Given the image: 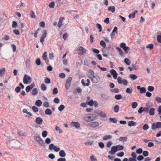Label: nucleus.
Wrapping results in <instances>:
<instances>
[{"mask_svg": "<svg viewBox=\"0 0 161 161\" xmlns=\"http://www.w3.org/2000/svg\"><path fill=\"white\" fill-rule=\"evenodd\" d=\"M83 119L86 122H91L97 119V115L94 114H86L83 117Z\"/></svg>", "mask_w": 161, "mask_h": 161, "instance_id": "1", "label": "nucleus"}, {"mask_svg": "<svg viewBox=\"0 0 161 161\" xmlns=\"http://www.w3.org/2000/svg\"><path fill=\"white\" fill-rule=\"evenodd\" d=\"M99 123L97 121H92L88 124L89 126L92 128H96L99 125Z\"/></svg>", "mask_w": 161, "mask_h": 161, "instance_id": "2", "label": "nucleus"}, {"mask_svg": "<svg viewBox=\"0 0 161 161\" xmlns=\"http://www.w3.org/2000/svg\"><path fill=\"white\" fill-rule=\"evenodd\" d=\"M31 82V78L30 77L27 76L26 74L25 75L23 79V82L24 84H27L30 83Z\"/></svg>", "mask_w": 161, "mask_h": 161, "instance_id": "3", "label": "nucleus"}, {"mask_svg": "<svg viewBox=\"0 0 161 161\" xmlns=\"http://www.w3.org/2000/svg\"><path fill=\"white\" fill-rule=\"evenodd\" d=\"M35 140L37 142L39 145L43 146L45 144V142L43 141L41 139L40 136H36L34 137Z\"/></svg>", "mask_w": 161, "mask_h": 161, "instance_id": "4", "label": "nucleus"}, {"mask_svg": "<svg viewBox=\"0 0 161 161\" xmlns=\"http://www.w3.org/2000/svg\"><path fill=\"white\" fill-rule=\"evenodd\" d=\"M117 81L119 84H123L124 86H126L128 83L127 80L125 79H122V78L119 76L117 78Z\"/></svg>", "mask_w": 161, "mask_h": 161, "instance_id": "5", "label": "nucleus"}, {"mask_svg": "<svg viewBox=\"0 0 161 161\" xmlns=\"http://www.w3.org/2000/svg\"><path fill=\"white\" fill-rule=\"evenodd\" d=\"M161 128V122H158L156 123H153L152 126V130H155L157 128Z\"/></svg>", "mask_w": 161, "mask_h": 161, "instance_id": "6", "label": "nucleus"}, {"mask_svg": "<svg viewBox=\"0 0 161 161\" xmlns=\"http://www.w3.org/2000/svg\"><path fill=\"white\" fill-rule=\"evenodd\" d=\"M86 75L88 77L91 79L94 76V72L91 69H89L86 72Z\"/></svg>", "mask_w": 161, "mask_h": 161, "instance_id": "7", "label": "nucleus"}, {"mask_svg": "<svg viewBox=\"0 0 161 161\" xmlns=\"http://www.w3.org/2000/svg\"><path fill=\"white\" fill-rule=\"evenodd\" d=\"M90 79L93 83H97L99 81L100 78L98 76H95L94 75Z\"/></svg>", "mask_w": 161, "mask_h": 161, "instance_id": "8", "label": "nucleus"}, {"mask_svg": "<svg viewBox=\"0 0 161 161\" xmlns=\"http://www.w3.org/2000/svg\"><path fill=\"white\" fill-rule=\"evenodd\" d=\"M76 51L78 52H81L83 53H86V50L82 46L78 47L76 49Z\"/></svg>", "mask_w": 161, "mask_h": 161, "instance_id": "9", "label": "nucleus"}, {"mask_svg": "<svg viewBox=\"0 0 161 161\" xmlns=\"http://www.w3.org/2000/svg\"><path fill=\"white\" fill-rule=\"evenodd\" d=\"M117 151V148L116 146H113L111 149V150L109 152V153L111 154H114Z\"/></svg>", "mask_w": 161, "mask_h": 161, "instance_id": "10", "label": "nucleus"}, {"mask_svg": "<svg viewBox=\"0 0 161 161\" xmlns=\"http://www.w3.org/2000/svg\"><path fill=\"white\" fill-rule=\"evenodd\" d=\"M70 125L71 126L75 127L77 129L79 128L80 126V124L76 122H72L70 123Z\"/></svg>", "mask_w": 161, "mask_h": 161, "instance_id": "11", "label": "nucleus"}, {"mask_svg": "<svg viewBox=\"0 0 161 161\" xmlns=\"http://www.w3.org/2000/svg\"><path fill=\"white\" fill-rule=\"evenodd\" d=\"M81 82L82 85L85 86H88L90 84V81L88 79H87L86 80V83L85 82L84 80L83 79H82Z\"/></svg>", "mask_w": 161, "mask_h": 161, "instance_id": "12", "label": "nucleus"}, {"mask_svg": "<svg viewBox=\"0 0 161 161\" xmlns=\"http://www.w3.org/2000/svg\"><path fill=\"white\" fill-rule=\"evenodd\" d=\"M137 89L140 90V93H145L146 92V89L144 87H140V86H137Z\"/></svg>", "mask_w": 161, "mask_h": 161, "instance_id": "13", "label": "nucleus"}, {"mask_svg": "<svg viewBox=\"0 0 161 161\" xmlns=\"http://www.w3.org/2000/svg\"><path fill=\"white\" fill-rule=\"evenodd\" d=\"M53 149L56 152H58L60 150L59 147L54 146L53 144H51V150Z\"/></svg>", "mask_w": 161, "mask_h": 161, "instance_id": "14", "label": "nucleus"}, {"mask_svg": "<svg viewBox=\"0 0 161 161\" xmlns=\"http://www.w3.org/2000/svg\"><path fill=\"white\" fill-rule=\"evenodd\" d=\"M36 123L38 125H41L43 122V119L40 117H38L36 119Z\"/></svg>", "mask_w": 161, "mask_h": 161, "instance_id": "15", "label": "nucleus"}, {"mask_svg": "<svg viewBox=\"0 0 161 161\" xmlns=\"http://www.w3.org/2000/svg\"><path fill=\"white\" fill-rule=\"evenodd\" d=\"M47 52H45L42 55V58L46 63H47L49 62L47 57Z\"/></svg>", "mask_w": 161, "mask_h": 161, "instance_id": "16", "label": "nucleus"}, {"mask_svg": "<svg viewBox=\"0 0 161 161\" xmlns=\"http://www.w3.org/2000/svg\"><path fill=\"white\" fill-rule=\"evenodd\" d=\"M137 10H135L134 12L130 14L128 16L129 18H134L135 17V14L136 13H137Z\"/></svg>", "mask_w": 161, "mask_h": 161, "instance_id": "17", "label": "nucleus"}, {"mask_svg": "<svg viewBox=\"0 0 161 161\" xmlns=\"http://www.w3.org/2000/svg\"><path fill=\"white\" fill-rule=\"evenodd\" d=\"M5 71L6 70L4 68L0 69V76L1 77L3 76L5 74Z\"/></svg>", "mask_w": 161, "mask_h": 161, "instance_id": "18", "label": "nucleus"}, {"mask_svg": "<svg viewBox=\"0 0 161 161\" xmlns=\"http://www.w3.org/2000/svg\"><path fill=\"white\" fill-rule=\"evenodd\" d=\"M97 115L99 116L105 117L106 116V114L103 111H100L97 113Z\"/></svg>", "mask_w": 161, "mask_h": 161, "instance_id": "19", "label": "nucleus"}, {"mask_svg": "<svg viewBox=\"0 0 161 161\" xmlns=\"http://www.w3.org/2000/svg\"><path fill=\"white\" fill-rule=\"evenodd\" d=\"M128 125L129 126H131L136 125V123L135 122L131 121H129L128 122Z\"/></svg>", "mask_w": 161, "mask_h": 161, "instance_id": "20", "label": "nucleus"}, {"mask_svg": "<svg viewBox=\"0 0 161 161\" xmlns=\"http://www.w3.org/2000/svg\"><path fill=\"white\" fill-rule=\"evenodd\" d=\"M127 138L126 137H120L118 140L121 142H125L127 140Z\"/></svg>", "mask_w": 161, "mask_h": 161, "instance_id": "21", "label": "nucleus"}, {"mask_svg": "<svg viewBox=\"0 0 161 161\" xmlns=\"http://www.w3.org/2000/svg\"><path fill=\"white\" fill-rule=\"evenodd\" d=\"M59 155L61 157H64L65 156L66 153L64 150H61L59 152Z\"/></svg>", "mask_w": 161, "mask_h": 161, "instance_id": "22", "label": "nucleus"}, {"mask_svg": "<svg viewBox=\"0 0 161 161\" xmlns=\"http://www.w3.org/2000/svg\"><path fill=\"white\" fill-rule=\"evenodd\" d=\"M112 138V136L110 135H106L103 137V140L104 141L108 139H110Z\"/></svg>", "mask_w": 161, "mask_h": 161, "instance_id": "23", "label": "nucleus"}, {"mask_svg": "<svg viewBox=\"0 0 161 161\" xmlns=\"http://www.w3.org/2000/svg\"><path fill=\"white\" fill-rule=\"evenodd\" d=\"M116 49L119 53L120 56H123L124 53L122 50L119 47H116Z\"/></svg>", "mask_w": 161, "mask_h": 161, "instance_id": "24", "label": "nucleus"}, {"mask_svg": "<svg viewBox=\"0 0 161 161\" xmlns=\"http://www.w3.org/2000/svg\"><path fill=\"white\" fill-rule=\"evenodd\" d=\"M108 9L109 11H110L112 13L114 12L115 8L114 6H109L108 7Z\"/></svg>", "mask_w": 161, "mask_h": 161, "instance_id": "25", "label": "nucleus"}, {"mask_svg": "<svg viewBox=\"0 0 161 161\" xmlns=\"http://www.w3.org/2000/svg\"><path fill=\"white\" fill-rule=\"evenodd\" d=\"M38 91L37 89L36 88H34L32 91V94L33 95H36L38 94Z\"/></svg>", "mask_w": 161, "mask_h": 161, "instance_id": "26", "label": "nucleus"}, {"mask_svg": "<svg viewBox=\"0 0 161 161\" xmlns=\"http://www.w3.org/2000/svg\"><path fill=\"white\" fill-rule=\"evenodd\" d=\"M130 77L133 80H135L137 78V76L135 74H130Z\"/></svg>", "mask_w": 161, "mask_h": 161, "instance_id": "27", "label": "nucleus"}, {"mask_svg": "<svg viewBox=\"0 0 161 161\" xmlns=\"http://www.w3.org/2000/svg\"><path fill=\"white\" fill-rule=\"evenodd\" d=\"M155 108H151L149 111V114L151 115H153L154 114Z\"/></svg>", "mask_w": 161, "mask_h": 161, "instance_id": "28", "label": "nucleus"}, {"mask_svg": "<svg viewBox=\"0 0 161 161\" xmlns=\"http://www.w3.org/2000/svg\"><path fill=\"white\" fill-rule=\"evenodd\" d=\"M124 62L127 65H129L130 64V60L128 58H125L124 59Z\"/></svg>", "mask_w": 161, "mask_h": 161, "instance_id": "29", "label": "nucleus"}, {"mask_svg": "<svg viewBox=\"0 0 161 161\" xmlns=\"http://www.w3.org/2000/svg\"><path fill=\"white\" fill-rule=\"evenodd\" d=\"M35 104L36 106H40L42 105V102L40 100H38L36 102Z\"/></svg>", "mask_w": 161, "mask_h": 161, "instance_id": "30", "label": "nucleus"}, {"mask_svg": "<svg viewBox=\"0 0 161 161\" xmlns=\"http://www.w3.org/2000/svg\"><path fill=\"white\" fill-rule=\"evenodd\" d=\"M109 121L113 123H116L117 122V119L115 118H111L109 119Z\"/></svg>", "mask_w": 161, "mask_h": 161, "instance_id": "31", "label": "nucleus"}, {"mask_svg": "<svg viewBox=\"0 0 161 161\" xmlns=\"http://www.w3.org/2000/svg\"><path fill=\"white\" fill-rule=\"evenodd\" d=\"M147 89L148 91L150 92H152L154 91V88L153 86H149L147 87Z\"/></svg>", "mask_w": 161, "mask_h": 161, "instance_id": "32", "label": "nucleus"}, {"mask_svg": "<svg viewBox=\"0 0 161 161\" xmlns=\"http://www.w3.org/2000/svg\"><path fill=\"white\" fill-rule=\"evenodd\" d=\"M138 103L136 102H133L131 104L132 108H135L137 106Z\"/></svg>", "mask_w": 161, "mask_h": 161, "instance_id": "33", "label": "nucleus"}, {"mask_svg": "<svg viewBox=\"0 0 161 161\" xmlns=\"http://www.w3.org/2000/svg\"><path fill=\"white\" fill-rule=\"evenodd\" d=\"M94 104V102L92 100H91L90 101L86 102V104L92 106Z\"/></svg>", "mask_w": 161, "mask_h": 161, "instance_id": "34", "label": "nucleus"}, {"mask_svg": "<svg viewBox=\"0 0 161 161\" xmlns=\"http://www.w3.org/2000/svg\"><path fill=\"white\" fill-rule=\"evenodd\" d=\"M119 106L118 105H115L114 107V111L115 113H117L119 111Z\"/></svg>", "mask_w": 161, "mask_h": 161, "instance_id": "35", "label": "nucleus"}, {"mask_svg": "<svg viewBox=\"0 0 161 161\" xmlns=\"http://www.w3.org/2000/svg\"><path fill=\"white\" fill-rule=\"evenodd\" d=\"M157 40L158 42L161 43V34H158L157 37Z\"/></svg>", "mask_w": 161, "mask_h": 161, "instance_id": "36", "label": "nucleus"}, {"mask_svg": "<svg viewBox=\"0 0 161 161\" xmlns=\"http://www.w3.org/2000/svg\"><path fill=\"white\" fill-rule=\"evenodd\" d=\"M65 108V106L64 105L61 104L58 107V109L59 111H62Z\"/></svg>", "mask_w": 161, "mask_h": 161, "instance_id": "37", "label": "nucleus"}, {"mask_svg": "<svg viewBox=\"0 0 161 161\" xmlns=\"http://www.w3.org/2000/svg\"><path fill=\"white\" fill-rule=\"evenodd\" d=\"M123 49L124 50L126 53H127L130 50V48L128 47L125 46V47L123 48Z\"/></svg>", "mask_w": 161, "mask_h": 161, "instance_id": "38", "label": "nucleus"}, {"mask_svg": "<svg viewBox=\"0 0 161 161\" xmlns=\"http://www.w3.org/2000/svg\"><path fill=\"white\" fill-rule=\"evenodd\" d=\"M116 147H117V150L119 151L122 150L124 148L123 146L122 145H118L116 146Z\"/></svg>", "mask_w": 161, "mask_h": 161, "instance_id": "39", "label": "nucleus"}, {"mask_svg": "<svg viewBox=\"0 0 161 161\" xmlns=\"http://www.w3.org/2000/svg\"><path fill=\"white\" fill-rule=\"evenodd\" d=\"M100 44L104 48H105L106 47V44L102 40L100 42Z\"/></svg>", "mask_w": 161, "mask_h": 161, "instance_id": "40", "label": "nucleus"}, {"mask_svg": "<svg viewBox=\"0 0 161 161\" xmlns=\"http://www.w3.org/2000/svg\"><path fill=\"white\" fill-rule=\"evenodd\" d=\"M12 27L13 28H16L17 27V24L16 21H13V24L12 25Z\"/></svg>", "mask_w": 161, "mask_h": 161, "instance_id": "41", "label": "nucleus"}, {"mask_svg": "<svg viewBox=\"0 0 161 161\" xmlns=\"http://www.w3.org/2000/svg\"><path fill=\"white\" fill-rule=\"evenodd\" d=\"M96 26L97 28L99 29V32H101L102 31V27L101 25L99 24H97L96 25Z\"/></svg>", "mask_w": 161, "mask_h": 161, "instance_id": "42", "label": "nucleus"}, {"mask_svg": "<svg viewBox=\"0 0 161 161\" xmlns=\"http://www.w3.org/2000/svg\"><path fill=\"white\" fill-rule=\"evenodd\" d=\"M153 45L152 44H149L146 46V48L152 49L153 48Z\"/></svg>", "mask_w": 161, "mask_h": 161, "instance_id": "43", "label": "nucleus"}, {"mask_svg": "<svg viewBox=\"0 0 161 161\" xmlns=\"http://www.w3.org/2000/svg\"><path fill=\"white\" fill-rule=\"evenodd\" d=\"M30 16L32 18H35V13L34 11H31V12L30 13Z\"/></svg>", "mask_w": 161, "mask_h": 161, "instance_id": "44", "label": "nucleus"}, {"mask_svg": "<svg viewBox=\"0 0 161 161\" xmlns=\"http://www.w3.org/2000/svg\"><path fill=\"white\" fill-rule=\"evenodd\" d=\"M126 92L127 93L131 94L132 93V89L129 88H127L126 89Z\"/></svg>", "mask_w": 161, "mask_h": 161, "instance_id": "45", "label": "nucleus"}, {"mask_svg": "<svg viewBox=\"0 0 161 161\" xmlns=\"http://www.w3.org/2000/svg\"><path fill=\"white\" fill-rule=\"evenodd\" d=\"M47 132L46 131L44 130L43 131L42 133V136L44 137H45L47 136Z\"/></svg>", "mask_w": 161, "mask_h": 161, "instance_id": "46", "label": "nucleus"}, {"mask_svg": "<svg viewBox=\"0 0 161 161\" xmlns=\"http://www.w3.org/2000/svg\"><path fill=\"white\" fill-rule=\"evenodd\" d=\"M55 130L56 131H58V132L60 134L62 132V130L60 129L59 127L56 126L55 128Z\"/></svg>", "mask_w": 161, "mask_h": 161, "instance_id": "47", "label": "nucleus"}, {"mask_svg": "<svg viewBox=\"0 0 161 161\" xmlns=\"http://www.w3.org/2000/svg\"><path fill=\"white\" fill-rule=\"evenodd\" d=\"M41 87V89L43 91H45L46 89V86L44 84H42Z\"/></svg>", "mask_w": 161, "mask_h": 161, "instance_id": "48", "label": "nucleus"}, {"mask_svg": "<svg viewBox=\"0 0 161 161\" xmlns=\"http://www.w3.org/2000/svg\"><path fill=\"white\" fill-rule=\"evenodd\" d=\"M98 145L99 146V147L101 148H103L104 147V143L101 142H99L98 143Z\"/></svg>", "mask_w": 161, "mask_h": 161, "instance_id": "49", "label": "nucleus"}, {"mask_svg": "<svg viewBox=\"0 0 161 161\" xmlns=\"http://www.w3.org/2000/svg\"><path fill=\"white\" fill-rule=\"evenodd\" d=\"M101 97L103 99L105 100H107L108 99L107 96L104 94H102Z\"/></svg>", "mask_w": 161, "mask_h": 161, "instance_id": "50", "label": "nucleus"}, {"mask_svg": "<svg viewBox=\"0 0 161 161\" xmlns=\"http://www.w3.org/2000/svg\"><path fill=\"white\" fill-rule=\"evenodd\" d=\"M155 99L158 103H161V97H155Z\"/></svg>", "mask_w": 161, "mask_h": 161, "instance_id": "51", "label": "nucleus"}, {"mask_svg": "<svg viewBox=\"0 0 161 161\" xmlns=\"http://www.w3.org/2000/svg\"><path fill=\"white\" fill-rule=\"evenodd\" d=\"M122 97L120 95H116L115 96V98L117 100L120 99Z\"/></svg>", "mask_w": 161, "mask_h": 161, "instance_id": "52", "label": "nucleus"}, {"mask_svg": "<svg viewBox=\"0 0 161 161\" xmlns=\"http://www.w3.org/2000/svg\"><path fill=\"white\" fill-rule=\"evenodd\" d=\"M41 61L39 58H37L36 60V63L37 65H39L41 64Z\"/></svg>", "mask_w": 161, "mask_h": 161, "instance_id": "53", "label": "nucleus"}, {"mask_svg": "<svg viewBox=\"0 0 161 161\" xmlns=\"http://www.w3.org/2000/svg\"><path fill=\"white\" fill-rule=\"evenodd\" d=\"M111 91L113 92L118 93L119 91V90L118 88H115L111 90Z\"/></svg>", "mask_w": 161, "mask_h": 161, "instance_id": "54", "label": "nucleus"}, {"mask_svg": "<svg viewBox=\"0 0 161 161\" xmlns=\"http://www.w3.org/2000/svg\"><path fill=\"white\" fill-rule=\"evenodd\" d=\"M13 32L15 34L17 35H19L20 33L19 31L17 29H14L13 30Z\"/></svg>", "mask_w": 161, "mask_h": 161, "instance_id": "55", "label": "nucleus"}, {"mask_svg": "<svg viewBox=\"0 0 161 161\" xmlns=\"http://www.w3.org/2000/svg\"><path fill=\"white\" fill-rule=\"evenodd\" d=\"M68 34L67 33H65L63 35V38L64 40H66L68 37Z\"/></svg>", "mask_w": 161, "mask_h": 161, "instance_id": "56", "label": "nucleus"}, {"mask_svg": "<svg viewBox=\"0 0 161 161\" xmlns=\"http://www.w3.org/2000/svg\"><path fill=\"white\" fill-rule=\"evenodd\" d=\"M32 109L33 111L35 112H37L38 111V108L35 106H33L32 107Z\"/></svg>", "mask_w": 161, "mask_h": 161, "instance_id": "57", "label": "nucleus"}, {"mask_svg": "<svg viewBox=\"0 0 161 161\" xmlns=\"http://www.w3.org/2000/svg\"><path fill=\"white\" fill-rule=\"evenodd\" d=\"M58 91L57 88H55L53 90V94H56L58 93Z\"/></svg>", "mask_w": 161, "mask_h": 161, "instance_id": "58", "label": "nucleus"}, {"mask_svg": "<svg viewBox=\"0 0 161 161\" xmlns=\"http://www.w3.org/2000/svg\"><path fill=\"white\" fill-rule=\"evenodd\" d=\"M148 128L149 126L148 125L146 124L144 125L143 126L142 128L144 130H146L148 129Z\"/></svg>", "mask_w": 161, "mask_h": 161, "instance_id": "59", "label": "nucleus"}, {"mask_svg": "<svg viewBox=\"0 0 161 161\" xmlns=\"http://www.w3.org/2000/svg\"><path fill=\"white\" fill-rule=\"evenodd\" d=\"M45 25V23L43 21H41L39 23V25L42 27H44Z\"/></svg>", "mask_w": 161, "mask_h": 161, "instance_id": "60", "label": "nucleus"}, {"mask_svg": "<svg viewBox=\"0 0 161 161\" xmlns=\"http://www.w3.org/2000/svg\"><path fill=\"white\" fill-rule=\"evenodd\" d=\"M45 113L47 114L50 115V109L49 108L45 110Z\"/></svg>", "mask_w": 161, "mask_h": 161, "instance_id": "61", "label": "nucleus"}, {"mask_svg": "<svg viewBox=\"0 0 161 161\" xmlns=\"http://www.w3.org/2000/svg\"><path fill=\"white\" fill-rule=\"evenodd\" d=\"M90 158L91 161H97V159L95 158L94 156L92 155L90 157Z\"/></svg>", "mask_w": 161, "mask_h": 161, "instance_id": "62", "label": "nucleus"}, {"mask_svg": "<svg viewBox=\"0 0 161 161\" xmlns=\"http://www.w3.org/2000/svg\"><path fill=\"white\" fill-rule=\"evenodd\" d=\"M44 82L46 83H49L50 82V79L48 78H46L44 80Z\"/></svg>", "mask_w": 161, "mask_h": 161, "instance_id": "63", "label": "nucleus"}, {"mask_svg": "<svg viewBox=\"0 0 161 161\" xmlns=\"http://www.w3.org/2000/svg\"><path fill=\"white\" fill-rule=\"evenodd\" d=\"M53 101L55 103H58L59 102V100L58 98L56 97L54 99Z\"/></svg>", "mask_w": 161, "mask_h": 161, "instance_id": "64", "label": "nucleus"}]
</instances>
